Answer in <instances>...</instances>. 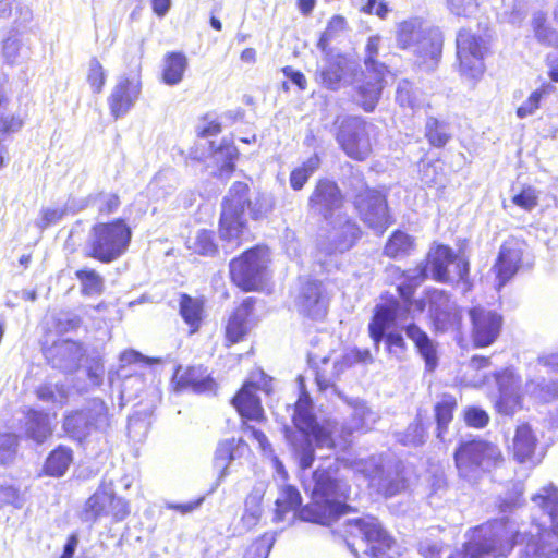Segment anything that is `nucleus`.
Returning a JSON list of instances; mask_svg holds the SVG:
<instances>
[{
	"mask_svg": "<svg viewBox=\"0 0 558 558\" xmlns=\"http://www.w3.org/2000/svg\"><path fill=\"white\" fill-rule=\"evenodd\" d=\"M255 300L245 299L229 317L226 326V338L230 343H236L246 336L251 326L248 317L252 314Z\"/></svg>",
	"mask_w": 558,
	"mask_h": 558,
	"instance_id": "obj_31",
	"label": "nucleus"
},
{
	"mask_svg": "<svg viewBox=\"0 0 558 558\" xmlns=\"http://www.w3.org/2000/svg\"><path fill=\"white\" fill-rule=\"evenodd\" d=\"M556 88L551 83H544L539 88L534 90L530 97L517 109V116L524 119L533 116L541 108L547 96L555 93Z\"/></svg>",
	"mask_w": 558,
	"mask_h": 558,
	"instance_id": "obj_48",
	"label": "nucleus"
},
{
	"mask_svg": "<svg viewBox=\"0 0 558 558\" xmlns=\"http://www.w3.org/2000/svg\"><path fill=\"white\" fill-rule=\"evenodd\" d=\"M311 494V502L300 510V519L322 525H330L345 513L349 486L338 477V468L330 464L313 472L305 484Z\"/></svg>",
	"mask_w": 558,
	"mask_h": 558,
	"instance_id": "obj_1",
	"label": "nucleus"
},
{
	"mask_svg": "<svg viewBox=\"0 0 558 558\" xmlns=\"http://www.w3.org/2000/svg\"><path fill=\"white\" fill-rule=\"evenodd\" d=\"M257 390L266 393L271 391V378L262 371L251 375L232 402L242 417L259 422L264 418V410L260 399L256 396Z\"/></svg>",
	"mask_w": 558,
	"mask_h": 558,
	"instance_id": "obj_15",
	"label": "nucleus"
},
{
	"mask_svg": "<svg viewBox=\"0 0 558 558\" xmlns=\"http://www.w3.org/2000/svg\"><path fill=\"white\" fill-rule=\"evenodd\" d=\"M186 246L193 253L203 256H213L217 252L214 232L205 229L198 230L194 236H190Z\"/></svg>",
	"mask_w": 558,
	"mask_h": 558,
	"instance_id": "obj_50",
	"label": "nucleus"
},
{
	"mask_svg": "<svg viewBox=\"0 0 558 558\" xmlns=\"http://www.w3.org/2000/svg\"><path fill=\"white\" fill-rule=\"evenodd\" d=\"M429 313L432 318L438 325H445L450 320L456 308L449 294L442 290H432L428 292Z\"/></svg>",
	"mask_w": 558,
	"mask_h": 558,
	"instance_id": "obj_40",
	"label": "nucleus"
},
{
	"mask_svg": "<svg viewBox=\"0 0 558 558\" xmlns=\"http://www.w3.org/2000/svg\"><path fill=\"white\" fill-rule=\"evenodd\" d=\"M416 268L426 269L433 279L440 282L465 280L469 275V263L446 245H437L429 250L425 263Z\"/></svg>",
	"mask_w": 558,
	"mask_h": 558,
	"instance_id": "obj_14",
	"label": "nucleus"
},
{
	"mask_svg": "<svg viewBox=\"0 0 558 558\" xmlns=\"http://www.w3.org/2000/svg\"><path fill=\"white\" fill-rule=\"evenodd\" d=\"M536 445L537 439L530 425L522 424L517 427L512 441V452L518 462L533 461Z\"/></svg>",
	"mask_w": 558,
	"mask_h": 558,
	"instance_id": "obj_35",
	"label": "nucleus"
},
{
	"mask_svg": "<svg viewBox=\"0 0 558 558\" xmlns=\"http://www.w3.org/2000/svg\"><path fill=\"white\" fill-rule=\"evenodd\" d=\"M349 409V417L342 425L343 438L354 433H365L379 420V414L374 411L364 400L344 398Z\"/></svg>",
	"mask_w": 558,
	"mask_h": 558,
	"instance_id": "obj_23",
	"label": "nucleus"
},
{
	"mask_svg": "<svg viewBox=\"0 0 558 558\" xmlns=\"http://www.w3.org/2000/svg\"><path fill=\"white\" fill-rule=\"evenodd\" d=\"M76 278L81 281L82 292L85 295L100 294L104 290L102 277L93 269L77 270Z\"/></svg>",
	"mask_w": 558,
	"mask_h": 558,
	"instance_id": "obj_60",
	"label": "nucleus"
},
{
	"mask_svg": "<svg viewBox=\"0 0 558 558\" xmlns=\"http://www.w3.org/2000/svg\"><path fill=\"white\" fill-rule=\"evenodd\" d=\"M264 496V490L262 487H254L253 490L245 499V511L242 517V520L245 525L253 526L259 520L263 509H262V500Z\"/></svg>",
	"mask_w": 558,
	"mask_h": 558,
	"instance_id": "obj_54",
	"label": "nucleus"
},
{
	"mask_svg": "<svg viewBox=\"0 0 558 558\" xmlns=\"http://www.w3.org/2000/svg\"><path fill=\"white\" fill-rule=\"evenodd\" d=\"M268 262L267 247L258 245L247 250L230 263L232 281L245 291L258 289L263 284Z\"/></svg>",
	"mask_w": 558,
	"mask_h": 558,
	"instance_id": "obj_13",
	"label": "nucleus"
},
{
	"mask_svg": "<svg viewBox=\"0 0 558 558\" xmlns=\"http://www.w3.org/2000/svg\"><path fill=\"white\" fill-rule=\"evenodd\" d=\"M486 44L482 37L462 29L457 36V56L463 75L476 78L484 72Z\"/></svg>",
	"mask_w": 558,
	"mask_h": 558,
	"instance_id": "obj_17",
	"label": "nucleus"
},
{
	"mask_svg": "<svg viewBox=\"0 0 558 558\" xmlns=\"http://www.w3.org/2000/svg\"><path fill=\"white\" fill-rule=\"evenodd\" d=\"M426 279V269L413 268L402 272V281L397 286L401 301L391 300L387 304L376 306L375 315L368 325L369 335L378 350L384 329L396 320L413 317L411 298L415 289Z\"/></svg>",
	"mask_w": 558,
	"mask_h": 558,
	"instance_id": "obj_5",
	"label": "nucleus"
},
{
	"mask_svg": "<svg viewBox=\"0 0 558 558\" xmlns=\"http://www.w3.org/2000/svg\"><path fill=\"white\" fill-rule=\"evenodd\" d=\"M523 542L515 522L502 518L475 529L462 550L452 553L448 558H488L507 556L514 544Z\"/></svg>",
	"mask_w": 558,
	"mask_h": 558,
	"instance_id": "obj_4",
	"label": "nucleus"
},
{
	"mask_svg": "<svg viewBox=\"0 0 558 558\" xmlns=\"http://www.w3.org/2000/svg\"><path fill=\"white\" fill-rule=\"evenodd\" d=\"M551 533L537 527V534H531L526 542V558H558V547L548 542Z\"/></svg>",
	"mask_w": 558,
	"mask_h": 558,
	"instance_id": "obj_38",
	"label": "nucleus"
},
{
	"mask_svg": "<svg viewBox=\"0 0 558 558\" xmlns=\"http://www.w3.org/2000/svg\"><path fill=\"white\" fill-rule=\"evenodd\" d=\"M362 221L377 233H383L390 223L385 196L379 191L367 192L353 201Z\"/></svg>",
	"mask_w": 558,
	"mask_h": 558,
	"instance_id": "obj_19",
	"label": "nucleus"
},
{
	"mask_svg": "<svg viewBox=\"0 0 558 558\" xmlns=\"http://www.w3.org/2000/svg\"><path fill=\"white\" fill-rule=\"evenodd\" d=\"M73 460V452L69 447L59 446L47 458L45 463L46 474L54 477L64 475Z\"/></svg>",
	"mask_w": 558,
	"mask_h": 558,
	"instance_id": "obj_44",
	"label": "nucleus"
},
{
	"mask_svg": "<svg viewBox=\"0 0 558 558\" xmlns=\"http://www.w3.org/2000/svg\"><path fill=\"white\" fill-rule=\"evenodd\" d=\"M323 65H319L316 73V80L326 88L337 90L341 87L351 70L350 63L341 54H333L332 51L323 53Z\"/></svg>",
	"mask_w": 558,
	"mask_h": 558,
	"instance_id": "obj_26",
	"label": "nucleus"
},
{
	"mask_svg": "<svg viewBox=\"0 0 558 558\" xmlns=\"http://www.w3.org/2000/svg\"><path fill=\"white\" fill-rule=\"evenodd\" d=\"M173 380L177 389H191L196 393L211 391L215 387L214 379L208 374L207 368L202 365L187 367L183 372L182 367L179 366Z\"/></svg>",
	"mask_w": 558,
	"mask_h": 558,
	"instance_id": "obj_29",
	"label": "nucleus"
},
{
	"mask_svg": "<svg viewBox=\"0 0 558 558\" xmlns=\"http://www.w3.org/2000/svg\"><path fill=\"white\" fill-rule=\"evenodd\" d=\"M525 246V243L517 238L507 239L500 246L497 259L493 266L498 290L506 286L522 267Z\"/></svg>",
	"mask_w": 558,
	"mask_h": 558,
	"instance_id": "obj_18",
	"label": "nucleus"
},
{
	"mask_svg": "<svg viewBox=\"0 0 558 558\" xmlns=\"http://www.w3.org/2000/svg\"><path fill=\"white\" fill-rule=\"evenodd\" d=\"M109 427L108 407L98 398L89 400L78 410L66 413L62 423L64 433L78 442H84L94 434H104Z\"/></svg>",
	"mask_w": 558,
	"mask_h": 558,
	"instance_id": "obj_9",
	"label": "nucleus"
},
{
	"mask_svg": "<svg viewBox=\"0 0 558 558\" xmlns=\"http://www.w3.org/2000/svg\"><path fill=\"white\" fill-rule=\"evenodd\" d=\"M343 205V195L338 185L328 179L319 180L308 198L310 210L325 220L336 217Z\"/></svg>",
	"mask_w": 558,
	"mask_h": 558,
	"instance_id": "obj_22",
	"label": "nucleus"
},
{
	"mask_svg": "<svg viewBox=\"0 0 558 558\" xmlns=\"http://www.w3.org/2000/svg\"><path fill=\"white\" fill-rule=\"evenodd\" d=\"M381 341H384L385 350L391 357L398 361H401L404 357L407 352V343L400 332H386V329H384V336L380 342Z\"/></svg>",
	"mask_w": 558,
	"mask_h": 558,
	"instance_id": "obj_61",
	"label": "nucleus"
},
{
	"mask_svg": "<svg viewBox=\"0 0 558 558\" xmlns=\"http://www.w3.org/2000/svg\"><path fill=\"white\" fill-rule=\"evenodd\" d=\"M8 83V76L0 71V133L2 135L16 133L24 125L21 110L10 97Z\"/></svg>",
	"mask_w": 558,
	"mask_h": 558,
	"instance_id": "obj_24",
	"label": "nucleus"
},
{
	"mask_svg": "<svg viewBox=\"0 0 558 558\" xmlns=\"http://www.w3.org/2000/svg\"><path fill=\"white\" fill-rule=\"evenodd\" d=\"M335 125H337L336 141L345 155L359 161L367 159L372 153L369 138L372 125L355 116L338 118Z\"/></svg>",
	"mask_w": 558,
	"mask_h": 558,
	"instance_id": "obj_12",
	"label": "nucleus"
},
{
	"mask_svg": "<svg viewBox=\"0 0 558 558\" xmlns=\"http://www.w3.org/2000/svg\"><path fill=\"white\" fill-rule=\"evenodd\" d=\"M420 180L429 187H445V174L439 162H425L420 167Z\"/></svg>",
	"mask_w": 558,
	"mask_h": 558,
	"instance_id": "obj_58",
	"label": "nucleus"
},
{
	"mask_svg": "<svg viewBox=\"0 0 558 558\" xmlns=\"http://www.w3.org/2000/svg\"><path fill=\"white\" fill-rule=\"evenodd\" d=\"M525 393L530 395L534 399L548 402L558 396V380L546 383L544 379L541 380H529L524 387Z\"/></svg>",
	"mask_w": 558,
	"mask_h": 558,
	"instance_id": "obj_53",
	"label": "nucleus"
},
{
	"mask_svg": "<svg viewBox=\"0 0 558 558\" xmlns=\"http://www.w3.org/2000/svg\"><path fill=\"white\" fill-rule=\"evenodd\" d=\"M424 135L433 147L441 148L451 138L452 131L448 122L428 117L425 122Z\"/></svg>",
	"mask_w": 558,
	"mask_h": 558,
	"instance_id": "obj_43",
	"label": "nucleus"
},
{
	"mask_svg": "<svg viewBox=\"0 0 558 558\" xmlns=\"http://www.w3.org/2000/svg\"><path fill=\"white\" fill-rule=\"evenodd\" d=\"M457 408V399L452 395L444 393L440 400L435 404V420H436V437L444 441L445 434L448 426L453 418V411Z\"/></svg>",
	"mask_w": 558,
	"mask_h": 558,
	"instance_id": "obj_41",
	"label": "nucleus"
},
{
	"mask_svg": "<svg viewBox=\"0 0 558 558\" xmlns=\"http://www.w3.org/2000/svg\"><path fill=\"white\" fill-rule=\"evenodd\" d=\"M337 532L345 539L356 558L360 555L355 539L363 554L369 558H391L388 550L391 549L393 539L374 517L348 519Z\"/></svg>",
	"mask_w": 558,
	"mask_h": 558,
	"instance_id": "obj_6",
	"label": "nucleus"
},
{
	"mask_svg": "<svg viewBox=\"0 0 558 558\" xmlns=\"http://www.w3.org/2000/svg\"><path fill=\"white\" fill-rule=\"evenodd\" d=\"M8 505L21 509L24 505V497L16 487L0 485V509Z\"/></svg>",
	"mask_w": 558,
	"mask_h": 558,
	"instance_id": "obj_64",
	"label": "nucleus"
},
{
	"mask_svg": "<svg viewBox=\"0 0 558 558\" xmlns=\"http://www.w3.org/2000/svg\"><path fill=\"white\" fill-rule=\"evenodd\" d=\"M373 356L368 350H360L353 349L349 353L342 356L341 360H337L333 363L335 373L329 375L325 372V369L318 367L315 375L316 384L319 390H326L329 387L333 386L335 379L342 373L344 369L351 367L355 363H372Z\"/></svg>",
	"mask_w": 558,
	"mask_h": 558,
	"instance_id": "obj_28",
	"label": "nucleus"
},
{
	"mask_svg": "<svg viewBox=\"0 0 558 558\" xmlns=\"http://www.w3.org/2000/svg\"><path fill=\"white\" fill-rule=\"evenodd\" d=\"M248 185L234 182L222 202L219 232L223 240L239 239L245 230L244 210L248 209L252 219L267 217L274 209L275 201L270 194L258 193L254 199L248 198Z\"/></svg>",
	"mask_w": 558,
	"mask_h": 558,
	"instance_id": "obj_3",
	"label": "nucleus"
},
{
	"mask_svg": "<svg viewBox=\"0 0 558 558\" xmlns=\"http://www.w3.org/2000/svg\"><path fill=\"white\" fill-rule=\"evenodd\" d=\"M427 438L426 428L420 416L411 423L403 433L398 435V441L404 446L417 447L425 444Z\"/></svg>",
	"mask_w": 558,
	"mask_h": 558,
	"instance_id": "obj_59",
	"label": "nucleus"
},
{
	"mask_svg": "<svg viewBox=\"0 0 558 558\" xmlns=\"http://www.w3.org/2000/svg\"><path fill=\"white\" fill-rule=\"evenodd\" d=\"M453 459L459 476L472 484L504 461L498 446L481 438L461 440Z\"/></svg>",
	"mask_w": 558,
	"mask_h": 558,
	"instance_id": "obj_7",
	"label": "nucleus"
},
{
	"mask_svg": "<svg viewBox=\"0 0 558 558\" xmlns=\"http://www.w3.org/2000/svg\"><path fill=\"white\" fill-rule=\"evenodd\" d=\"M532 500L549 515L553 534L558 538V488L554 484H548L542 487Z\"/></svg>",
	"mask_w": 558,
	"mask_h": 558,
	"instance_id": "obj_37",
	"label": "nucleus"
},
{
	"mask_svg": "<svg viewBox=\"0 0 558 558\" xmlns=\"http://www.w3.org/2000/svg\"><path fill=\"white\" fill-rule=\"evenodd\" d=\"M328 300L319 281H307L296 298L299 312L313 319H320L327 313Z\"/></svg>",
	"mask_w": 558,
	"mask_h": 558,
	"instance_id": "obj_25",
	"label": "nucleus"
},
{
	"mask_svg": "<svg viewBox=\"0 0 558 558\" xmlns=\"http://www.w3.org/2000/svg\"><path fill=\"white\" fill-rule=\"evenodd\" d=\"M85 353L83 344L71 339H59L44 351L51 367L69 374L80 368Z\"/></svg>",
	"mask_w": 558,
	"mask_h": 558,
	"instance_id": "obj_20",
	"label": "nucleus"
},
{
	"mask_svg": "<svg viewBox=\"0 0 558 558\" xmlns=\"http://www.w3.org/2000/svg\"><path fill=\"white\" fill-rule=\"evenodd\" d=\"M298 433L289 437L293 454L296 458L301 469L305 470L312 466L315 459V446L318 448H331L335 445V427L328 423L327 426L320 425L313 413V404L307 392H302L294 405L292 416Z\"/></svg>",
	"mask_w": 558,
	"mask_h": 558,
	"instance_id": "obj_2",
	"label": "nucleus"
},
{
	"mask_svg": "<svg viewBox=\"0 0 558 558\" xmlns=\"http://www.w3.org/2000/svg\"><path fill=\"white\" fill-rule=\"evenodd\" d=\"M379 36H371L365 47L364 65L367 74L386 75L388 72L387 66L377 60L379 53Z\"/></svg>",
	"mask_w": 558,
	"mask_h": 558,
	"instance_id": "obj_49",
	"label": "nucleus"
},
{
	"mask_svg": "<svg viewBox=\"0 0 558 558\" xmlns=\"http://www.w3.org/2000/svg\"><path fill=\"white\" fill-rule=\"evenodd\" d=\"M523 487L520 483L512 485L504 497L499 498V510L501 513L512 512L523 505Z\"/></svg>",
	"mask_w": 558,
	"mask_h": 558,
	"instance_id": "obj_62",
	"label": "nucleus"
},
{
	"mask_svg": "<svg viewBox=\"0 0 558 558\" xmlns=\"http://www.w3.org/2000/svg\"><path fill=\"white\" fill-rule=\"evenodd\" d=\"M92 204H97L100 215H110L114 213L120 206V198L113 193H97L92 194Z\"/></svg>",
	"mask_w": 558,
	"mask_h": 558,
	"instance_id": "obj_63",
	"label": "nucleus"
},
{
	"mask_svg": "<svg viewBox=\"0 0 558 558\" xmlns=\"http://www.w3.org/2000/svg\"><path fill=\"white\" fill-rule=\"evenodd\" d=\"M187 58L181 52H169L163 58L162 81L165 84L178 85L187 69Z\"/></svg>",
	"mask_w": 558,
	"mask_h": 558,
	"instance_id": "obj_42",
	"label": "nucleus"
},
{
	"mask_svg": "<svg viewBox=\"0 0 558 558\" xmlns=\"http://www.w3.org/2000/svg\"><path fill=\"white\" fill-rule=\"evenodd\" d=\"M532 27L535 38L543 45L558 47V33L546 25L543 13H535L532 19Z\"/></svg>",
	"mask_w": 558,
	"mask_h": 558,
	"instance_id": "obj_57",
	"label": "nucleus"
},
{
	"mask_svg": "<svg viewBox=\"0 0 558 558\" xmlns=\"http://www.w3.org/2000/svg\"><path fill=\"white\" fill-rule=\"evenodd\" d=\"M43 402L63 405L68 400V389L63 384H43L36 390Z\"/></svg>",
	"mask_w": 558,
	"mask_h": 558,
	"instance_id": "obj_56",
	"label": "nucleus"
},
{
	"mask_svg": "<svg viewBox=\"0 0 558 558\" xmlns=\"http://www.w3.org/2000/svg\"><path fill=\"white\" fill-rule=\"evenodd\" d=\"M25 433L37 444H43L52 435V427L48 414L32 410L27 413Z\"/></svg>",
	"mask_w": 558,
	"mask_h": 558,
	"instance_id": "obj_39",
	"label": "nucleus"
},
{
	"mask_svg": "<svg viewBox=\"0 0 558 558\" xmlns=\"http://www.w3.org/2000/svg\"><path fill=\"white\" fill-rule=\"evenodd\" d=\"M369 485L385 497H392L405 489V480L397 470H385L383 466L374 465L367 471Z\"/></svg>",
	"mask_w": 558,
	"mask_h": 558,
	"instance_id": "obj_30",
	"label": "nucleus"
},
{
	"mask_svg": "<svg viewBox=\"0 0 558 558\" xmlns=\"http://www.w3.org/2000/svg\"><path fill=\"white\" fill-rule=\"evenodd\" d=\"M245 448L242 439L229 438L221 440L214 454V468L218 471V480H223L228 474V469Z\"/></svg>",
	"mask_w": 558,
	"mask_h": 558,
	"instance_id": "obj_33",
	"label": "nucleus"
},
{
	"mask_svg": "<svg viewBox=\"0 0 558 558\" xmlns=\"http://www.w3.org/2000/svg\"><path fill=\"white\" fill-rule=\"evenodd\" d=\"M131 235V229L121 219L96 223L89 231L85 254L101 263H111L125 253Z\"/></svg>",
	"mask_w": 558,
	"mask_h": 558,
	"instance_id": "obj_8",
	"label": "nucleus"
},
{
	"mask_svg": "<svg viewBox=\"0 0 558 558\" xmlns=\"http://www.w3.org/2000/svg\"><path fill=\"white\" fill-rule=\"evenodd\" d=\"M141 93L142 80L140 70L120 75L108 97L111 116L114 119L124 117L135 106Z\"/></svg>",
	"mask_w": 558,
	"mask_h": 558,
	"instance_id": "obj_16",
	"label": "nucleus"
},
{
	"mask_svg": "<svg viewBox=\"0 0 558 558\" xmlns=\"http://www.w3.org/2000/svg\"><path fill=\"white\" fill-rule=\"evenodd\" d=\"M365 82L356 88L355 101L367 112L373 111L379 100L383 81L385 75L379 77L376 74L364 72Z\"/></svg>",
	"mask_w": 558,
	"mask_h": 558,
	"instance_id": "obj_34",
	"label": "nucleus"
},
{
	"mask_svg": "<svg viewBox=\"0 0 558 558\" xmlns=\"http://www.w3.org/2000/svg\"><path fill=\"white\" fill-rule=\"evenodd\" d=\"M396 100L401 107H408L413 110L423 106L422 93L408 81H402L398 84Z\"/></svg>",
	"mask_w": 558,
	"mask_h": 558,
	"instance_id": "obj_55",
	"label": "nucleus"
},
{
	"mask_svg": "<svg viewBox=\"0 0 558 558\" xmlns=\"http://www.w3.org/2000/svg\"><path fill=\"white\" fill-rule=\"evenodd\" d=\"M405 333L414 342L418 353L424 359L426 368L434 371L437 366V351L432 339L415 324L407 326Z\"/></svg>",
	"mask_w": 558,
	"mask_h": 558,
	"instance_id": "obj_36",
	"label": "nucleus"
},
{
	"mask_svg": "<svg viewBox=\"0 0 558 558\" xmlns=\"http://www.w3.org/2000/svg\"><path fill=\"white\" fill-rule=\"evenodd\" d=\"M301 501V494L295 487L291 485L283 486L276 500L275 520H284V514L291 511L294 512L300 507Z\"/></svg>",
	"mask_w": 558,
	"mask_h": 558,
	"instance_id": "obj_46",
	"label": "nucleus"
},
{
	"mask_svg": "<svg viewBox=\"0 0 558 558\" xmlns=\"http://www.w3.org/2000/svg\"><path fill=\"white\" fill-rule=\"evenodd\" d=\"M469 315L475 347H488L494 343L501 330V315L483 306L472 307Z\"/></svg>",
	"mask_w": 558,
	"mask_h": 558,
	"instance_id": "obj_21",
	"label": "nucleus"
},
{
	"mask_svg": "<svg viewBox=\"0 0 558 558\" xmlns=\"http://www.w3.org/2000/svg\"><path fill=\"white\" fill-rule=\"evenodd\" d=\"M412 248V238L402 231H396L386 243L384 252L388 257L400 258L409 255Z\"/></svg>",
	"mask_w": 558,
	"mask_h": 558,
	"instance_id": "obj_52",
	"label": "nucleus"
},
{
	"mask_svg": "<svg viewBox=\"0 0 558 558\" xmlns=\"http://www.w3.org/2000/svg\"><path fill=\"white\" fill-rule=\"evenodd\" d=\"M213 150V159L222 173H230L234 169V159L238 156L236 147L229 141L223 140L216 146L215 142L210 143Z\"/></svg>",
	"mask_w": 558,
	"mask_h": 558,
	"instance_id": "obj_45",
	"label": "nucleus"
},
{
	"mask_svg": "<svg viewBox=\"0 0 558 558\" xmlns=\"http://www.w3.org/2000/svg\"><path fill=\"white\" fill-rule=\"evenodd\" d=\"M397 45L401 49H412L428 69H433L442 51V40L435 33L426 35L418 19L401 22L397 27Z\"/></svg>",
	"mask_w": 558,
	"mask_h": 558,
	"instance_id": "obj_11",
	"label": "nucleus"
},
{
	"mask_svg": "<svg viewBox=\"0 0 558 558\" xmlns=\"http://www.w3.org/2000/svg\"><path fill=\"white\" fill-rule=\"evenodd\" d=\"M328 229L317 241L316 260L323 266H328L327 257L342 254L356 243L362 231L351 217L338 214L329 220Z\"/></svg>",
	"mask_w": 558,
	"mask_h": 558,
	"instance_id": "obj_10",
	"label": "nucleus"
},
{
	"mask_svg": "<svg viewBox=\"0 0 558 558\" xmlns=\"http://www.w3.org/2000/svg\"><path fill=\"white\" fill-rule=\"evenodd\" d=\"M347 28V21L341 15H333L328 24L326 29L322 33L319 40L317 43V48L322 51V53H327V51H332L329 47L331 41L338 38Z\"/></svg>",
	"mask_w": 558,
	"mask_h": 558,
	"instance_id": "obj_51",
	"label": "nucleus"
},
{
	"mask_svg": "<svg viewBox=\"0 0 558 558\" xmlns=\"http://www.w3.org/2000/svg\"><path fill=\"white\" fill-rule=\"evenodd\" d=\"M496 381L499 387V398L496 408L499 413L512 415L521 409V396L519 393V379L510 369L496 374Z\"/></svg>",
	"mask_w": 558,
	"mask_h": 558,
	"instance_id": "obj_27",
	"label": "nucleus"
},
{
	"mask_svg": "<svg viewBox=\"0 0 558 558\" xmlns=\"http://www.w3.org/2000/svg\"><path fill=\"white\" fill-rule=\"evenodd\" d=\"M112 482H102L97 490L86 500L80 514L84 522L94 523L100 517H106L110 502Z\"/></svg>",
	"mask_w": 558,
	"mask_h": 558,
	"instance_id": "obj_32",
	"label": "nucleus"
},
{
	"mask_svg": "<svg viewBox=\"0 0 558 558\" xmlns=\"http://www.w3.org/2000/svg\"><path fill=\"white\" fill-rule=\"evenodd\" d=\"M180 314L192 328V332H195L199 328L202 320L203 302L187 294H182L180 299Z\"/></svg>",
	"mask_w": 558,
	"mask_h": 558,
	"instance_id": "obj_47",
	"label": "nucleus"
}]
</instances>
